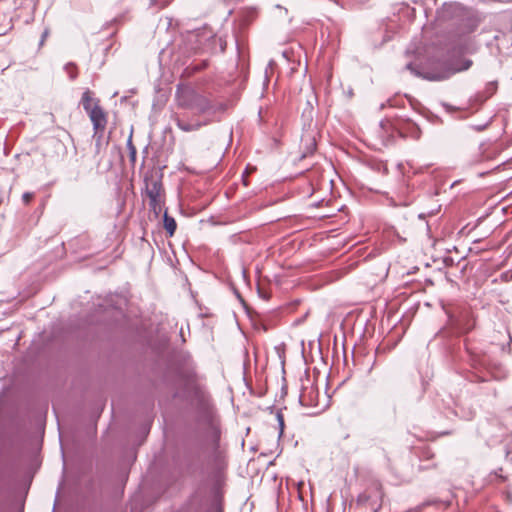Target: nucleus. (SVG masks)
<instances>
[{
    "label": "nucleus",
    "mask_w": 512,
    "mask_h": 512,
    "mask_svg": "<svg viewBox=\"0 0 512 512\" xmlns=\"http://www.w3.org/2000/svg\"><path fill=\"white\" fill-rule=\"evenodd\" d=\"M176 101L179 107L190 109L198 114L205 113L211 107L210 101L205 96L186 86L177 88Z\"/></svg>",
    "instance_id": "f257e3e1"
},
{
    "label": "nucleus",
    "mask_w": 512,
    "mask_h": 512,
    "mask_svg": "<svg viewBox=\"0 0 512 512\" xmlns=\"http://www.w3.org/2000/svg\"><path fill=\"white\" fill-rule=\"evenodd\" d=\"M471 61L467 60L465 61V64L460 67H443L439 70H431V71H425L423 73L417 72L411 64L407 65V68L411 70L415 75L421 76L424 79L430 80V81H441L444 79L449 78L451 75H453L456 72H460L463 70H466L470 67Z\"/></svg>",
    "instance_id": "f03ea898"
},
{
    "label": "nucleus",
    "mask_w": 512,
    "mask_h": 512,
    "mask_svg": "<svg viewBox=\"0 0 512 512\" xmlns=\"http://www.w3.org/2000/svg\"><path fill=\"white\" fill-rule=\"evenodd\" d=\"M96 132L103 131L107 124L106 114L103 109L95 103L93 109L87 112Z\"/></svg>",
    "instance_id": "7ed1b4c3"
},
{
    "label": "nucleus",
    "mask_w": 512,
    "mask_h": 512,
    "mask_svg": "<svg viewBox=\"0 0 512 512\" xmlns=\"http://www.w3.org/2000/svg\"><path fill=\"white\" fill-rule=\"evenodd\" d=\"M146 192L149 198L162 196L161 181L155 178L146 179Z\"/></svg>",
    "instance_id": "20e7f679"
},
{
    "label": "nucleus",
    "mask_w": 512,
    "mask_h": 512,
    "mask_svg": "<svg viewBox=\"0 0 512 512\" xmlns=\"http://www.w3.org/2000/svg\"><path fill=\"white\" fill-rule=\"evenodd\" d=\"M177 127L184 132H193L200 129L206 123L200 121L188 122L184 118L177 117L175 119Z\"/></svg>",
    "instance_id": "39448f33"
},
{
    "label": "nucleus",
    "mask_w": 512,
    "mask_h": 512,
    "mask_svg": "<svg viewBox=\"0 0 512 512\" xmlns=\"http://www.w3.org/2000/svg\"><path fill=\"white\" fill-rule=\"evenodd\" d=\"M81 103L83 105V108L86 112L93 109V106L95 103H98V101H95L91 97V92L89 90L85 91L82 95Z\"/></svg>",
    "instance_id": "423d86ee"
},
{
    "label": "nucleus",
    "mask_w": 512,
    "mask_h": 512,
    "mask_svg": "<svg viewBox=\"0 0 512 512\" xmlns=\"http://www.w3.org/2000/svg\"><path fill=\"white\" fill-rule=\"evenodd\" d=\"M164 227L170 236L175 233L176 221L173 217L168 216L167 213L164 214Z\"/></svg>",
    "instance_id": "0eeeda50"
},
{
    "label": "nucleus",
    "mask_w": 512,
    "mask_h": 512,
    "mask_svg": "<svg viewBox=\"0 0 512 512\" xmlns=\"http://www.w3.org/2000/svg\"><path fill=\"white\" fill-rule=\"evenodd\" d=\"M64 69L67 72V74L69 75V78L71 80H74L76 78L77 72H76V67L74 64L68 63L65 65Z\"/></svg>",
    "instance_id": "6e6552de"
},
{
    "label": "nucleus",
    "mask_w": 512,
    "mask_h": 512,
    "mask_svg": "<svg viewBox=\"0 0 512 512\" xmlns=\"http://www.w3.org/2000/svg\"><path fill=\"white\" fill-rule=\"evenodd\" d=\"M150 200V206L152 209L156 212L157 210L161 209L162 206V196H158L157 198H149Z\"/></svg>",
    "instance_id": "1a4fd4ad"
},
{
    "label": "nucleus",
    "mask_w": 512,
    "mask_h": 512,
    "mask_svg": "<svg viewBox=\"0 0 512 512\" xmlns=\"http://www.w3.org/2000/svg\"><path fill=\"white\" fill-rule=\"evenodd\" d=\"M277 419H278V422H279V426H280V433L283 432V428H284V420H283V417L280 413L277 414Z\"/></svg>",
    "instance_id": "9d476101"
},
{
    "label": "nucleus",
    "mask_w": 512,
    "mask_h": 512,
    "mask_svg": "<svg viewBox=\"0 0 512 512\" xmlns=\"http://www.w3.org/2000/svg\"><path fill=\"white\" fill-rule=\"evenodd\" d=\"M22 198H23V201L27 204L31 200L32 194L29 192H26L23 194Z\"/></svg>",
    "instance_id": "9b49d317"
},
{
    "label": "nucleus",
    "mask_w": 512,
    "mask_h": 512,
    "mask_svg": "<svg viewBox=\"0 0 512 512\" xmlns=\"http://www.w3.org/2000/svg\"><path fill=\"white\" fill-rule=\"evenodd\" d=\"M197 37H198V33H196V32H191L188 34V38L190 41L196 39Z\"/></svg>",
    "instance_id": "f8f14e48"
},
{
    "label": "nucleus",
    "mask_w": 512,
    "mask_h": 512,
    "mask_svg": "<svg viewBox=\"0 0 512 512\" xmlns=\"http://www.w3.org/2000/svg\"><path fill=\"white\" fill-rule=\"evenodd\" d=\"M129 145H130V150H131V157H132V159H134L135 155H136L135 148L132 146L130 141H129Z\"/></svg>",
    "instance_id": "ddd939ff"
},
{
    "label": "nucleus",
    "mask_w": 512,
    "mask_h": 512,
    "mask_svg": "<svg viewBox=\"0 0 512 512\" xmlns=\"http://www.w3.org/2000/svg\"><path fill=\"white\" fill-rule=\"evenodd\" d=\"M358 501H359V502L366 501V496H365V495H361V496H359Z\"/></svg>",
    "instance_id": "4468645a"
}]
</instances>
